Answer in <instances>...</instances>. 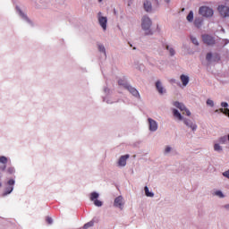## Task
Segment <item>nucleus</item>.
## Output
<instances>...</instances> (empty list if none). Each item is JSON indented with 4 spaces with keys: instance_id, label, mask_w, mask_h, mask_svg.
Masks as SVG:
<instances>
[{
    "instance_id": "obj_31",
    "label": "nucleus",
    "mask_w": 229,
    "mask_h": 229,
    "mask_svg": "<svg viewBox=\"0 0 229 229\" xmlns=\"http://www.w3.org/2000/svg\"><path fill=\"white\" fill-rule=\"evenodd\" d=\"M7 172L9 173V174H13L15 173V169L13 167H9L7 169Z\"/></svg>"
},
{
    "instance_id": "obj_17",
    "label": "nucleus",
    "mask_w": 229,
    "mask_h": 229,
    "mask_svg": "<svg viewBox=\"0 0 229 229\" xmlns=\"http://www.w3.org/2000/svg\"><path fill=\"white\" fill-rule=\"evenodd\" d=\"M174 115L179 119V121H182L183 119V117L182 116V114H180V112H178L177 109H174Z\"/></svg>"
},
{
    "instance_id": "obj_24",
    "label": "nucleus",
    "mask_w": 229,
    "mask_h": 229,
    "mask_svg": "<svg viewBox=\"0 0 229 229\" xmlns=\"http://www.w3.org/2000/svg\"><path fill=\"white\" fill-rule=\"evenodd\" d=\"M226 140H228V138H226V136H223L219 138L218 142H220V144H225Z\"/></svg>"
},
{
    "instance_id": "obj_35",
    "label": "nucleus",
    "mask_w": 229,
    "mask_h": 229,
    "mask_svg": "<svg viewBox=\"0 0 229 229\" xmlns=\"http://www.w3.org/2000/svg\"><path fill=\"white\" fill-rule=\"evenodd\" d=\"M223 176H225V178H228V180H229V170L224 172V173H223Z\"/></svg>"
},
{
    "instance_id": "obj_22",
    "label": "nucleus",
    "mask_w": 229,
    "mask_h": 229,
    "mask_svg": "<svg viewBox=\"0 0 229 229\" xmlns=\"http://www.w3.org/2000/svg\"><path fill=\"white\" fill-rule=\"evenodd\" d=\"M166 49H167V51H169L170 56H174V55H175L174 48L170 47L169 46H166Z\"/></svg>"
},
{
    "instance_id": "obj_27",
    "label": "nucleus",
    "mask_w": 229,
    "mask_h": 229,
    "mask_svg": "<svg viewBox=\"0 0 229 229\" xmlns=\"http://www.w3.org/2000/svg\"><path fill=\"white\" fill-rule=\"evenodd\" d=\"M13 191V187H9L6 189L5 192L4 193V196H7V194H11V192Z\"/></svg>"
},
{
    "instance_id": "obj_26",
    "label": "nucleus",
    "mask_w": 229,
    "mask_h": 229,
    "mask_svg": "<svg viewBox=\"0 0 229 229\" xmlns=\"http://www.w3.org/2000/svg\"><path fill=\"white\" fill-rule=\"evenodd\" d=\"M191 40L192 42V44H194L195 46H199V43L198 42V38H196L195 37H191Z\"/></svg>"
},
{
    "instance_id": "obj_6",
    "label": "nucleus",
    "mask_w": 229,
    "mask_h": 229,
    "mask_svg": "<svg viewBox=\"0 0 229 229\" xmlns=\"http://www.w3.org/2000/svg\"><path fill=\"white\" fill-rule=\"evenodd\" d=\"M99 198V193L94 191L90 194V200L94 201V205L96 207H103V202L101 200L98 199Z\"/></svg>"
},
{
    "instance_id": "obj_38",
    "label": "nucleus",
    "mask_w": 229,
    "mask_h": 229,
    "mask_svg": "<svg viewBox=\"0 0 229 229\" xmlns=\"http://www.w3.org/2000/svg\"><path fill=\"white\" fill-rule=\"evenodd\" d=\"M6 169V165H4L2 167H1V170L2 171H4Z\"/></svg>"
},
{
    "instance_id": "obj_32",
    "label": "nucleus",
    "mask_w": 229,
    "mask_h": 229,
    "mask_svg": "<svg viewBox=\"0 0 229 229\" xmlns=\"http://www.w3.org/2000/svg\"><path fill=\"white\" fill-rule=\"evenodd\" d=\"M207 105H208L209 106H214V101L211 99H208L207 100Z\"/></svg>"
},
{
    "instance_id": "obj_33",
    "label": "nucleus",
    "mask_w": 229,
    "mask_h": 229,
    "mask_svg": "<svg viewBox=\"0 0 229 229\" xmlns=\"http://www.w3.org/2000/svg\"><path fill=\"white\" fill-rule=\"evenodd\" d=\"M47 223L48 225H53V218H51L50 216L47 217Z\"/></svg>"
},
{
    "instance_id": "obj_20",
    "label": "nucleus",
    "mask_w": 229,
    "mask_h": 229,
    "mask_svg": "<svg viewBox=\"0 0 229 229\" xmlns=\"http://www.w3.org/2000/svg\"><path fill=\"white\" fill-rule=\"evenodd\" d=\"M194 24L197 28H201V24H203L202 19H196Z\"/></svg>"
},
{
    "instance_id": "obj_34",
    "label": "nucleus",
    "mask_w": 229,
    "mask_h": 229,
    "mask_svg": "<svg viewBox=\"0 0 229 229\" xmlns=\"http://www.w3.org/2000/svg\"><path fill=\"white\" fill-rule=\"evenodd\" d=\"M221 106H222L223 108H228V103H226V102H222V103H221Z\"/></svg>"
},
{
    "instance_id": "obj_13",
    "label": "nucleus",
    "mask_w": 229,
    "mask_h": 229,
    "mask_svg": "<svg viewBox=\"0 0 229 229\" xmlns=\"http://www.w3.org/2000/svg\"><path fill=\"white\" fill-rule=\"evenodd\" d=\"M126 88V89L127 90H129V92L131 93V94H132V96H135V97H137V96H139V91L135 89V88H133V87H131V86H125Z\"/></svg>"
},
{
    "instance_id": "obj_2",
    "label": "nucleus",
    "mask_w": 229,
    "mask_h": 229,
    "mask_svg": "<svg viewBox=\"0 0 229 229\" xmlns=\"http://www.w3.org/2000/svg\"><path fill=\"white\" fill-rule=\"evenodd\" d=\"M199 13L202 15V17H212V15H214V10L208 6H201L199 9Z\"/></svg>"
},
{
    "instance_id": "obj_36",
    "label": "nucleus",
    "mask_w": 229,
    "mask_h": 229,
    "mask_svg": "<svg viewBox=\"0 0 229 229\" xmlns=\"http://www.w3.org/2000/svg\"><path fill=\"white\" fill-rule=\"evenodd\" d=\"M15 184V181L13 179H11L8 181V185H14Z\"/></svg>"
},
{
    "instance_id": "obj_43",
    "label": "nucleus",
    "mask_w": 229,
    "mask_h": 229,
    "mask_svg": "<svg viewBox=\"0 0 229 229\" xmlns=\"http://www.w3.org/2000/svg\"><path fill=\"white\" fill-rule=\"evenodd\" d=\"M158 2V0H156V3H157Z\"/></svg>"
},
{
    "instance_id": "obj_3",
    "label": "nucleus",
    "mask_w": 229,
    "mask_h": 229,
    "mask_svg": "<svg viewBox=\"0 0 229 229\" xmlns=\"http://www.w3.org/2000/svg\"><path fill=\"white\" fill-rule=\"evenodd\" d=\"M202 42L207 46H214L216 45V38L208 34H204L202 35Z\"/></svg>"
},
{
    "instance_id": "obj_37",
    "label": "nucleus",
    "mask_w": 229,
    "mask_h": 229,
    "mask_svg": "<svg viewBox=\"0 0 229 229\" xmlns=\"http://www.w3.org/2000/svg\"><path fill=\"white\" fill-rule=\"evenodd\" d=\"M165 151V153H169L171 151V147H166Z\"/></svg>"
},
{
    "instance_id": "obj_9",
    "label": "nucleus",
    "mask_w": 229,
    "mask_h": 229,
    "mask_svg": "<svg viewBox=\"0 0 229 229\" xmlns=\"http://www.w3.org/2000/svg\"><path fill=\"white\" fill-rule=\"evenodd\" d=\"M148 124L150 131H157V130H158V123H157V121L148 118Z\"/></svg>"
},
{
    "instance_id": "obj_18",
    "label": "nucleus",
    "mask_w": 229,
    "mask_h": 229,
    "mask_svg": "<svg viewBox=\"0 0 229 229\" xmlns=\"http://www.w3.org/2000/svg\"><path fill=\"white\" fill-rule=\"evenodd\" d=\"M145 194L148 198H153V196H155L153 192L149 191V188H148V186H145Z\"/></svg>"
},
{
    "instance_id": "obj_28",
    "label": "nucleus",
    "mask_w": 229,
    "mask_h": 229,
    "mask_svg": "<svg viewBox=\"0 0 229 229\" xmlns=\"http://www.w3.org/2000/svg\"><path fill=\"white\" fill-rule=\"evenodd\" d=\"M98 51H100V53H105V55L106 54L105 46H103V45H98Z\"/></svg>"
},
{
    "instance_id": "obj_21",
    "label": "nucleus",
    "mask_w": 229,
    "mask_h": 229,
    "mask_svg": "<svg viewBox=\"0 0 229 229\" xmlns=\"http://www.w3.org/2000/svg\"><path fill=\"white\" fill-rule=\"evenodd\" d=\"M94 226V221H89L87 224L84 225L83 228L84 229H89L90 227Z\"/></svg>"
},
{
    "instance_id": "obj_40",
    "label": "nucleus",
    "mask_w": 229,
    "mask_h": 229,
    "mask_svg": "<svg viewBox=\"0 0 229 229\" xmlns=\"http://www.w3.org/2000/svg\"><path fill=\"white\" fill-rule=\"evenodd\" d=\"M225 208H229V205H226V206H225Z\"/></svg>"
},
{
    "instance_id": "obj_15",
    "label": "nucleus",
    "mask_w": 229,
    "mask_h": 229,
    "mask_svg": "<svg viewBox=\"0 0 229 229\" xmlns=\"http://www.w3.org/2000/svg\"><path fill=\"white\" fill-rule=\"evenodd\" d=\"M143 4H144V9L146 10V12H151V10H152L151 2L145 1Z\"/></svg>"
},
{
    "instance_id": "obj_16",
    "label": "nucleus",
    "mask_w": 229,
    "mask_h": 229,
    "mask_svg": "<svg viewBox=\"0 0 229 229\" xmlns=\"http://www.w3.org/2000/svg\"><path fill=\"white\" fill-rule=\"evenodd\" d=\"M118 85L124 87V89H126V87H128V82H126L125 79H121L118 81Z\"/></svg>"
},
{
    "instance_id": "obj_41",
    "label": "nucleus",
    "mask_w": 229,
    "mask_h": 229,
    "mask_svg": "<svg viewBox=\"0 0 229 229\" xmlns=\"http://www.w3.org/2000/svg\"><path fill=\"white\" fill-rule=\"evenodd\" d=\"M103 0H98V3H101Z\"/></svg>"
},
{
    "instance_id": "obj_8",
    "label": "nucleus",
    "mask_w": 229,
    "mask_h": 229,
    "mask_svg": "<svg viewBox=\"0 0 229 229\" xmlns=\"http://www.w3.org/2000/svg\"><path fill=\"white\" fill-rule=\"evenodd\" d=\"M123 205L124 199H123V196H119L114 199V207H117L118 208H121V210H123Z\"/></svg>"
},
{
    "instance_id": "obj_30",
    "label": "nucleus",
    "mask_w": 229,
    "mask_h": 229,
    "mask_svg": "<svg viewBox=\"0 0 229 229\" xmlns=\"http://www.w3.org/2000/svg\"><path fill=\"white\" fill-rule=\"evenodd\" d=\"M206 60H208V62H210V60H212V53H208L207 54Z\"/></svg>"
},
{
    "instance_id": "obj_29",
    "label": "nucleus",
    "mask_w": 229,
    "mask_h": 229,
    "mask_svg": "<svg viewBox=\"0 0 229 229\" xmlns=\"http://www.w3.org/2000/svg\"><path fill=\"white\" fill-rule=\"evenodd\" d=\"M216 196H218L219 198H225V195L221 191H216Z\"/></svg>"
},
{
    "instance_id": "obj_10",
    "label": "nucleus",
    "mask_w": 229,
    "mask_h": 229,
    "mask_svg": "<svg viewBox=\"0 0 229 229\" xmlns=\"http://www.w3.org/2000/svg\"><path fill=\"white\" fill-rule=\"evenodd\" d=\"M130 158V155H124L122 156L119 160H118V165H120V167H124V165H126V160H128Z\"/></svg>"
},
{
    "instance_id": "obj_19",
    "label": "nucleus",
    "mask_w": 229,
    "mask_h": 229,
    "mask_svg": "<svg viewBox=\"0 0 229 229\" xmlns=\"http://www.w3.org/2000/svg\"><path fill=\"white\" fill-rule=\"evenodd\" d=\"M187 21L189 22H192V21H194V13L192 11H191L187 15Z\"/></svg>"
},
{
    "instance_id": "obj_23",
    "label": "nucleus",
    "mask_w": 229,
    "mask_h": 229,
    "mask_svg": "<svg viewBox=\"0 0 229 229\" xmlns=\"http://www.w3.org/2000/svg\"><path fill=\"white\" fill-rule=\"evenodd\" d=\"M0 163L4 164V165L8 164V158L4 156H1L0 157Z\"/></svg>"
},
{
    "instance_id": "obj_1",
    "label": "nucleus",
    "mask_w": 229,
    "mask_h": 229,
    "mask_svg": "<svg viewBox=\"0 0 229 229\" xmlns=\"http://www.w3.org/2000/svg\"><path fill=\"white\" fill-rule=\"evenodd\" d=\"M151 19L148 16H144L141 19V28L143 31H145V35H153V30H151V25H152Z\"/></svg>"
},
{
    "instance_id": "obj_42",
    "label": "nucleus",
    "mask_w": 229,
    "mask_h": 229,
    "mask_svg": "<svg viewBox=\"0 0 229 229\" xmlns=\"http://www.w3.org/2000/svg\"><path fill=\"white\" fill-rule=\"evenodd\" d=\"M3 186V184L0 182V187H2Z\"/></svg>"
},
{
    "instance_id": "obj_7",
    "label": "nucleus",
    "mask_w": 229,
    "mask_h": 229,
    "mask_svg": "<svg viewBox=\"0 0 229 229\" xmlns=\"http://www.w3.org/2000/svg\"><path fill=\"white\" fill-rule=\"evenodd\" d=\"M218 12L222 17H229V7L226 5H219Z\"/></svg>"
},
{
    "instance_id": "obj_25",
    "label": "nucleus",
    "mask_w": 229,
    "mask_h": 229,
    "mask_svg": "<svg viewBox=\"0 0 229 229\" xmlns=\"http://www.w3.org/2000/svg\"><path fill=\"white\" fill-rule=\"evenodd\" d=\"M214 150H215V151H223V147L220 146L219 144L216 143V144L214 145Z\"/></svg>"
},
{
    "instance_id": "obj_11",
    "label": "nucleus",
    "mask_w": 229,
    "mask_h": 229,
    "mask_svg": "<svg viewBox=\"0 0 229 229\" xmlns=\"http://www.w3.org/2000/svg\"><path fill=\"white\" fill-rule=\"evenodd\" d=\"M183 122H184V124H186V126H188V128H191L192 130V131H195V130H197L198 125H196V123H194L187 119H184Z\"/></svg>"
},
{
    "instance_id": "obj_5",
    "label": "nucleus",
    "mask_w": 229,
    "mask_h": 229,
    "mask_svg": "<svg viewBox=\"0 0 229 229\" xmlns=\"http://www.w3.org/2000/svg\"><path fill=\"white\" fill-rule=\"evenodd\" d=\"M101 15H103V13H102L101 12H99V13H98V22H99L101 28H102V29L104 30V31H105V30H106V24H107V22H108V19H107L106 17L101 16Z\"/></svg>"
},
{
    "instance_id": "obj_4",
    "label": "nucleus",
    "mask_w": 229,
    "mask_h": 229,
    "mask_svg": "<svg viewBox=\"0 0 229 229\" xmlns=\"http://www.w3.org/2000/svg\"><path fill=\"white\" fill-rule=\"evenodd\" d=\"M174 106H175L176 108H179V110L182 112L183 115H188V117L191 116V111L187 109V107H185V105H183L182 103L174 102Z\"/></svg>"
},
{
    "instance_id": "obj_12",
    "label": "nucleus",
    "mask_w": 229,
    "mask_h": 229,
    "mask_svg": "<svg viewBox=\"0 0 229 229\" xmlns=\"http://www.w3.org/2000/svg\"><path fill=\"white\" fill-rule=\"evenodd\" d=\"M156 89L160 94H164L165 92V89H164V86H162V82H160V81L156 82Z\"/></svg>"
},
{
    "instance_id": "obj_14",
    "label": "nucleus",
    "mask_w": 229,
    "mask_h": 229,
    "mask_svg": "<svg viewBox=\"0 0 229 229\" xmlns=\"http://www.w3.org/2000/svg\"><path fill=\"white\" fill-rule=\"evenodd\" d=\"M180 80L183 87H187V85H189V76L182 74Z\"/></svg>"
},
{
    "instance_id": "obj_39",
    "label": "nucleus",
    "mask_w": 229,
    "mask_h": 229,
    "mask_svg": "<svg viewBox=\"0 0 229 229\" xmlns=\"http://www.w3.org/2000/svg\"><path fill=\"white\" fill-rule=\"evenodd\" d=\"M165 3H171V0H165Z\"/></svg>"
}]
</instances>
